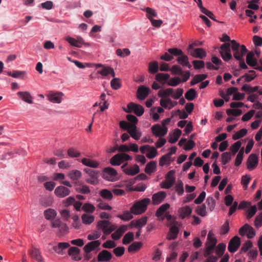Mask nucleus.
I'll list each match as a JSON object with an SVG mask.
<instances>
[{
	"mask_svg": "<svg viewBox=\"0 0 262 262\" xmlns=\"http://www.w3.org/2000/svg\"><path fill=\"white\" fill-rule=\"evenodd\" d=\"M81 162L83 165L92 168H97L99 165L97 161L88 158H83Z\"/></svg>",
	"mask_w": 262,
	"mask_h": 262,
	"instance_id": "27",
	"label": "nucleus"
},
{
	"mask_svg": "<svg viewBox=\"0 0 262 262\" xmlns=\"http://www.w3.org/2000/svg\"><path fill=\"white\" fill-rule=\"evenodd\" d=\"M100 245L101 241L99 240L92 241L84 246L83 250L85 253H89L98 247Z\"/></svg>",
	"mask_w": 262,
	"mask_h": 262,
	"instance_id": "12",
	"label": "nucleus"
},
{
	"mask_svg": "<svg viewBox=\"0 0 262 262\" xmlns=\"http://www.w3.org/2000/svg\"><path fill=\"white\" fill-rule=\"evenodd\" d=\"M215 247L216 246H214V244L213 245H207L204 253V257H207L209 255H212V254L214 251Z\"/></svg>",
	"mask_w": 262,
	"mask_h": 262,
	"instance_id": "52",
	"label": "nucleus"
},
{
	"mask_svg": "<svg viewBox=\"0 0 262 262\" xmlns=\"http://www.w3.org/2000/svg\"><path fill=\"white\" fill-rule=\"evenodd\" d=\"M217 243V240L214 237V235L212 231H209L207 236V245H213L216 246Z\"/></svg>",
	"mask_w": 262,
	"mask_h": 262,
	"instance_id": "42",
	"label": "nucleus"
},
{
	"mask_svg": "<svg viewBox=\"0 0 262 262\" xmlns=\"http://www.w3.org/2000/svg\"><path fill=\"white\" fill-rule=\"evenodd\" d=\"M132 214L133 213L131 210L130 211H127L124 212L122 214L119 215L118 217L123 221H128L133 217Z\"/></svg>",
	"mask_w": 262,
	"mask_h": 262,
	"instance_id": "54",
	"label": "nucleus"
},
{
	"mask_svg": "<svg viewBox=\"0 0 262 262\" xmlns=\"http://www.w3.org/2000/svg\"><path fill=\"white\" fill-rule=\"evenodd\" d=\"M177 60L180 64L184 67H187L189 69H190L192 67L188 61V57L183 53L178 57Z\"/></svg>",
	"mask_w": 262,
	"mask_h": 262,
	"instance_id": "25",
	"label": "nucleus"
},
{
	"mask_svg": "<svg viewBox=\"0 0 262 262\" xmlns=\"http://www.w3.org/2000/svg\"><path fill=\"white\" fill-rule=\"evenodd\" d=\"M100 195L104 199L110 201L113 198L112 192L106 189H103L100 191Z\"/></svg>",
	"mask_w": 262,
	"mask_h": 262,
	"instance_id": "32",
	"label": "nucleus"
},
{
	"mask_svg": "<svg viewBox=\"0 0 262 262\" xmlns=\"http://www.w3.org/2000/svg\"><path fill=\"white\" fill-rule=\"evenodd\" d=\"M196 213L202 216H205L206 215V207L205 204H202L200 206H198L196 209Z\"/></svg>",
	"mask_w": 262,
	"mask_h": 262,
	"instance_id": "56",
	"label": "nucleus"
},
{
	"mask_svg": "<svg viewBox=\"0 0 262 262\" xmlns=\"http://www.w3.org/2000/svg\"><path fill=\"white\" fill-rule=\"evenodd\" d=\"M247 133V130L246 128H243L234 134L232 136V139L234 140H236L245 136Z\"/></svg>",
	"mask_w": 262,
	"mask_h": 262,
	"instance_id": "51",
	"label": "nucleus"
},
{
	"mask_svg": "<svg viewBox=\"0 0 262 262\" xmlns=\"http://www.w3.org/2000/svg\"><path fill=\"white\" fill-rule=\"evenodd\" d=\"M226 245L224 243H220L215 247V252L218 257H221L226 249Z\"/></svg>",
	"mask_w": 262,
	"mask_h": 262,
	"instance_id": "43",
	"label": "nucleus"
},
{
	"mask_svg": "<svg viewBox=\"0 0 262 262\" xmlns=\"http://www.w3.org/2000/svg\"><path fill=\"white\" fill-rule=\"evenodd\" d=\"M157 162L154 161H150L145 167V172L147 174H150L156 169Z\"/></svg>",
	"mask_w": 262,
	"mask_h": 262,
	"instance_id": "35",
	"label": "nucleus"
},
{
	"mask_svg": "<svg viewBox=\"0 0 262 262\" xmlns=\"http://www.w3.org/2000/svg\"><path fill=\"white\" fill-rule=\"evenodd\" d=\"M103 177L108 181H114L115 180V177L117 176L116 170L112 167H106L103 170Z\"/></svg>",
	"mask_w": 262,
	"mask_h": 262,
	"instance_id": "8",
	"label": "nucleus"
},
{
	"mask_svg": "<svg viewBox=\"0 0 262 262\" xmlns=\"http://www.w3.org/2000/svg\"><path fill=\"white\" fill-rule=\"evenodd\" d=\"M151 129L152 133L156 137H162L164 136L168 131L167 127L162 126L159 124L153 125L151 127Z\"/></svg>",
	"mask_w": 262,
	"mask_h": 262,
	"instance_id": "5",
	"label": "nucleus"
},
{
	"mask_svg": "<svg viewBox=\"0 0 262 262\" xmlns=\"http://www.w3.org/2000/svg\"><path fill=\"white\" fill-rule=\"evenodd\" d=\"M207 77V75L206 74H198L195 75L193 79L191 80L190 82V85H193L198 83L201 82L203 81L204 80L206 79Z\"/></svg>",
	"mask_w": 262,
	"mask_h": 262,
	"instance_id": "30",
	"label": "nucleus"
},
{
	"mask_svg": "<svg viewBox=\"0 0 262 262\" xmlns=\"http://www.w3.org/2000/svg\"><path fill=\"white\" fill-rule=\"evenodd\" d=\"M82 209L86 212L92 213L95 211V207L92 204L88 203L82 206Z\"/></svg>",
	"mask_w": 262,
	"mask_h": 262,
	"instance_id": "53",
	"label": "nucleus"
},
{
	"mask_svg": "<svg viewBox=\"0 0 262 262\" xmlns=\"http://www.w3.org/2000/svg\"><path fill=\"white\" fill-rule=\"evenodd\" d=\"M29 254L30 256L37 260L38 262H43V259L41 255V253L39 249L33 247L30 251H29Z\"/></svg>",
	"mask_w": 262,
	"mask_h": 262,
	"instance_id": "17",
	"label": "nucleus"
},
{
	"mask_svg": "<svg viewBox=\"0 0 262 262\" xmlns=\"http://www.w3.org/2000/svg\"><path fill=\"white\" fill-rule=\"evenodd\" d=\"M112 257L111 252L106 250L101 251L97 256V260L99 262L109 261Z\"/></svg>",
	"mask_w": 262,
	"mask_h": 262,
	"instance_id": "11",
	"label": "nucleus"
},
{
	"mask_svg": "<svg viewBox=\"0 0 262 262\" xmlns=\"http://www.w3.org/2000/svg\"><path fill=\"white\" fill-rule=\"evenodd\" d=\"M141 10L143 11H145L146 13V17L149 19H151L152 17H157V13L156 11L152 8L149 7H146L144 9H141Z\"/></svg>",
	"mask_w": 262,
	"mask_h": 262,
	"instance_id": "37",
	"label": "nucleus"
},
{
	"mask_svg": "<svg viewBox=\"0 0 262 262\" xmlns=\"http://www.w3.org/2000/svg\"><path fill=\"white\" fill-rule=\"evenodd\" d=\"M150 89L144 85H140L138 87L137 92V98L140 100L145 99L150 92Z\"/></svg>",
	"mask_w": 262,
	"mask_h": 262,
	"instance_id": "10",
	"label": "nucleus"
},
{
	"mask_svg": "<svg viewBox=\"0 0 262 262\" xmlns=\"http://www.w3.org/2000/svg\"><path fill=\"white\" fill-rule=\"evenodd\" d=\"M147 221V217L146 216H143L136 221H132L130 223V226L132 227H134L138 229H141L146 225Z\"/></svg>",
	"mask_w": 262,
	"mask_h": 262,
	"instance_id": "19",
	"label": "nucleus"
},
{
	"mask_svg": "<svg viewBox=\"0 0 262 262\" xmlns=\"http://www.w3.org/2000/svg\"><path fill=\"white\" fill-rule=\"evenodd\" d=\"M173 92V89L172 88H168L165 90H160L158 92V96L162 98L166 97L169 96L172 97Z\"/></svg>",
	"mask_w": 262,
	"mask_h": 262,
	"instance_id": "39",
	"label": "nucleus"
},
{
	"mask_svg": "<svg viewBox=\"0 0 262 262\" xmlns=\"http://www.w3.org/2000/svg\"><path fill=\"white\" fill-rule=\"evenodd\" d=\"M66 40L72 46L78 48H81L82 45H88L84 42L83 39L81 37H78L77 39L71 37H68L66 38Z\"/></svg>",
	"mask_w": 262,
	"mask_h": 262,
	"instance_id": "15",
	"label": "nucleus"
},
{
	"mask_svg": "<svg viewBox=\"0 0 262 262\" xmlns=\"http://www.w3.org/2000/svg\"><path fill=\"white\" fill-rule=\"evenodd\" d=\"M170 205L168 203H166L161 205L157 210L156 215L158 217L162 216L164 213L169 208Z\"/></svg>",
	"mask_w": 262,
	"mask_h": 262,
	"instance_id": "44",
	"label": "nucleus"
},
{
	"mask_svg": "<svg viewBox=\"0 0 262 262\" xmlns=\"http://www.w3.org/2000/svg\"><path fill=\"white\" fill-rule=\"evenodd\" d=\"M128 133L133 138L136 140H139L141 136V133L137 130V127L135 125L129 126Z\"/></svg>",
	"mask_w": 262,
	"mask_h": 262,
	"instance_id": "22",
	"label": "nucleus"
},
{
	"mask_svg": "<svg viewBox=\"0 0 262 262\" xmlns=\"http://www.w3.org/2000/svg\"><path fill=\"white\" fill-rule=\"evenodd\" d=\"M197 44L192 43L190 44L188 48V52L190 55L195 58H199L202 59L206 57V53L205 51L202 48L193 49L194 46H196Z\"/></svg>",
	"mask_w": 262,
	"mask_h": 262,
	"instance_id": "2",
	"label": "nucleus"
},
{
	"mask_svg": "<svg viewBox=\"0 0 262 262\" xmlns=\"http://www.w3.org/2000/svg\"><path fill=\"white\" fill-rule=\"evenodd\" d=\"M17 96L19 97V98H20L22 100L24 101L25 102L29 103V104H32L33 101H32V97L30 94L29 92L27 91L25 92H18L17 93Z\"/></svg>",
	"mask_w": 262,
	"mask_h": 262,
	"instance_id": "18",
	"label": "nucleus"
},
{
	"mask_svg": "<svg viewBox=\"0 0 262 262\" xmlns=\"http://www.w3.org/2000/svg\"><path fill=\"white\" fill-rule=\"evenodd\" d=\"M253 53H249L246 57V62L251 67L255 66L257 64L256 60L253 58Z\"/></svg>",
	"mask_w": 262,
	"mask_h": 262,
	"instance_id": "45",
	"label": "nucleus"
},
{
	"mask_svg": "<svg viewBox=\"0 0 262 262\" xmlns=\"http://www.w3.org/2000/svg\"><path fill=\"white\" fill-rule=\"evenodd\" d=\"M179 233V229L176 225L171 226L169 229V232L167 234V239L168 240L174 239L177 237Z\"/></svg>",
	"mask_w": 262,
	"mask_h": 262,
	"instance_id": "24",
	"label": "nucleus"
},
{
	"mask_svg": "<svg viewBox=\"0 0 262 262\" xmlns=\"http://www.w3.org/2000/svg\"><path fill=\"white\" fill-rule=\"evenodd\" d=\"M258 162V157L254 154H251L247 161V168L250 170H253L256 168Z\"/></svg>",
	"mask_w": 262,
	"mask_h": 262,
	"instance_id": "9",
	"label": "nucleus"
},
{
	"mask_svg": "<svg viewBox=\"0 0 262 262\" xmlns=\"http://www.w3.org/2000/svg\"><path fill=\"white\" fill-rule=\"evenodd\" d=\"M231 159V154L229 152H225L222 155V163L225 165L228 163Z\"/></svg>",
	"mask_w": 262,
	"mask_h": 262,
	"instance_id": "59",
	"label": "nucleus"
},
{
	"mask_svg": "<svg viewBox=\"0 0 262 262\" xmlns=\"http://www.w3.org/2000/svg\"><path fill=\"white\" fill-rule=\"evenodd\" d=\"M142 246V243L141 242H135L133 243L128 248V251L129 252H135L139 250Z\"/></svg>",
	"mask_w": 262,
	"mask_h": 262,
	"instance_id": "38",
	"label": "nucleus"
},
{
	"mask_svg": "<svg viewBox=\"0 0 262 262\" xmlns=\"http://www.w3.org/2000/svg\"><path fill=\"white\" fill-rule=\"evenodd\" d=\"M123 171L127 175L135 176L139 172L140 168L138 165L135 164L133 167L124 169Z\"/></svg>",
	"mask_w": 262,
	"mask_h": 262,
	"instance_id": "26",
	"label": "nucleus"
},
{
	"mask_svg": "<svg viewBox=\"0 0 262 262\" xmlns=\"http://www.w3.org/2000/svg\"><path fill=\"white\" fill-rule=\"evenodd\" d=\"M81 171L78 170H72L68 174V176L74 181L78 180L81 178Z\"/></svg>",
	"mask_w": 262,
	"mask_h": 262,
	"instance_id": "31",
	"label": "nucleus"
},
{
	"mask_svg": "<svg viewBox=\"0 0 262 262\" xmlns=\"http://www.w3.org/2000/svg\"><path fill=\"white\" fill-rule=\"evenodd\" d=\"M169 75L168 74L158 73L156 76V79L164 83L169 78Z\"/></svg>",
	"mask_w": 262,
	"mask_h": 262,
	"instance_id": "47",
	"label": "nucleus"
},
{
	"mask_svg": "<svg viewBox=\"0 0 262 262\" xmlns=\"http://www.w3.org/2000/svg\"><path fill=\"white\" fill-rule=\"evenodd\" d=\"M63 94L61 92L51 93L48 95V100L55 103H60L62 100Z\"/></svg>",
	"mask_w": 262,
	"mask_h": 262,
	"instance_id": "14",
	"label": "nucleus"
},
{
	"mask_svg": "<svg viewBox=\"0 0 262 262\" xmlns=\"http://www.w3.org/2000/svg\"><path fill=\"white\" fill-rule=\"evenodd\" d=\"M176 190L179 195H182L184 193L183 183L182 181H180L176 185Z\"/></svg>",
	"mask_w": 262,
	"mask_h": 262,
	"instance_id": "63",
	"label": "nucleus"
},
{
	"mask_svg": "<svg viewBox=\"0 0 262 262\" xmlns=\"http://www.w3.org/2000/svg\"><path fill=\"white\" fill-rule=\"evenodd\" d=\"M127 110L124 109L126 113H131L134 112L138 116H141L144 112V107L140 104H137L133 102H130L127 105Z\"/></svg>",
	"mask_w": 262,
	"mask_h": 262,
	"instance_id": "4",
	"label": "nucleus"
},
{
	"mask_svg": "<svg viewBox=\"0 0 262 262\" xmlns=\"http://www.w3.org/2000/svg\"><path fill=\"white\" fill-rule=\"evenodd\" d=\"M52 226L53 228H57L61 233H66L68 231V227L66 224L62 223L60 220L57 219L52 223Z\"/></svg>",
	"mask_w": 262,
	"mask_h": 262,
	"instance_id": "13",
	"label": "nucleus"
},
{
	"mask_svg": "<svg viewBox=\"0 0 262 262\" xmlns=\"http://www.w3.org/2000/svg\"><path fill=\"white\" fill-rule=\"evenodd\" d=\"M166 196V193L164 191H159L155 193L152 197L153 203L154 204H159L161 203Z\"/></svg>",
	"mask_w": 262,
	"mask_h": 262,
	"instance_id": "20",
	"label": "nucleus"
},
{
	"mask_svg": "<svg viewBox=\"0 0 262 262\" xmlns=\"http://www.w3.org/2000/svg\"><path fill=\"white\" fill-rule=\"evenodd\" d=\"M242 145L241 141H238L234 143L230 148L232 155H234L239 150Z\"/></svg>",
	"mask_w": 262,
	"mask_h": 262,
	"instance_id": "61",
	"label": "nucleus"
},
{
	"mask_svg": "<svg viewBox=\"0 0 262 262\" xmlns=\"http://www.w3.org/2000/svg\"><path fill=\"white\" fill-rule=\"evenodd\" d=\"M159 67L157 61H154L149 63L148 70L150 73L155 74L158 71Z\"/></svg>",
	"mask_w": 262,
	"mask_h": 262,
	"instance_id": "48",
	"label": "nucleus"
},
{
	"mask_svg": "<svg viewBox=\"0 0 262 262\" xmlns=\"http://www.w3.org/2000/svg\"><path fill=\"white\" fill-rule=\"evenodd\" d=\"M68 155L71 158H77L80 156V152L76 150L75 148L71 147L68 149Z\"/></svg>",
	"mask_w": 262,
	"mask_h": 262,
	"instance_id": "55",
	"label": "nucleus"
},
{
	"mask_svg": "<svg viewBox=\"0 0 262 262\" xmlns=\"http://www.w3.org/2000/svg\"><path fill=\"white\" fill-rule=\"evenodd\" d=\"M80 250L75 247H70L68 250V254L72 256V259L75 260H79L81 257L79 255Z\"/></svg>",
	"mask_w": 262,
	"mask_h": 262,
	"instance_id": "21",
	"label": "nucleus"
},
{
	"mask_svg": "<svg viewBox=\"0 0 262 262\" xmlns=\"http://www.w3.org/2000/svg\"><path fill=\"white\" fill-rule=\"evenodd\" d=\"M241 245V239L238 236H234L229 242L228 250L231 253H234Z\"/></svg>",
	"mask_w": 262,
	"mask_h": 262,
	"instance_id": "7",
	"label": "nucleus"
},
{
	"mask_svg": "<svg viewBox=\"0 0 262 262\" xmlns=\"http://www.w3.org/2000/svg\"><path fill=\"white\" fill-rule=\"evenodd\" d=\"M174 182L175 179L165 180L162 183L161 187L165 189H169L172 186Z\"/></svg>",
	"mask_w": 262,
	"mask_h": 262,
	"instance_id": "57",
	"label": "nucleus"
},
{
	"mask_svg": "<svg viewBox=\"0 0 262 262\" xmlns=\"http://www.w3.org/2000/svg\"><path fill=\"white\" fill-rule=\"evenodd\" d=\"M54 193L60 198H64L70 194V190L64 186H60L55 189Z\"/></svg>",
	"mask_w": 262,
	"mask_h": 262,
	"instance_id": "16",
	"label": "nucleus"
},
{
	"mask_svg": "<svg viewBox=\"0 0 262 262\" xmlns=\"http://www.w3.org/2000/svg\"><path fill=\"white\" fill-rule=\"evenodd\" d=\"M197 96L196 92L194 89H189L185 94V98L188 101L194 100Z\"/></svg>",
	"mask_w": 262,
	"mask_h": 262,
	"instance_id": "34",
	"label": "nucleus"
},
{
	"mask_svg": "<svg viewBox=\"0 0 262 262\" xmlns=\"http://www.w3.org/2000/svg\"><path fill=\"white\" fill-rule=\"evenodd\" d=\"M148 153L146 154V157L148 159H153L157 155V150L155 147L151 146L150 148L147 149Z\"/></svg>",
	"mask_w": 262,
	"mask_h": 262,
	"instance_id": "58",
	"label": "nucleus"
},
{
	"mask_svg": "<svg viewBox=\"0 0 262 262\" xmlns=\"http://www.w3.org/2000/svg\"><path fill=\"white\" fill-rule=\"evenodd\" d=\"M76 184L79 185V187L76 188V191L82 194H88L90 193V190L87 185H82L80 182H76Z\"/></svg>",
	"mask_w": 262,
	"mask_h": 262,
	"instance_id": "33",
	"label": "nucleus"
},
{
	"mask_svg": "<svg viewBox=\"0 0 262 262\" xmlns=\"http://www.w3.org/2000/svg\"><path fill=\"white\" fill-rule=\"evenodd\" d=\"M97 207L100 209L110 210L112 209L111 207L108 204L104 202L101 200H98Z\"/></svg>",
	"mask_w": 262,
	"mask_h": 262,
	"instance_id": "62",
	"label": "nucleus"
},
{
	"mask_svg": "<svg viewBox=\"0 0 262 262\" xmlns=\"http://www.w3.org/2000/svg\"><path fill=\"white\" fill-rule=\"evenodd\" d=\"M181 134L182 132L180 129H176L172 134L169 135L168 141L172 144L176 143L181 135Z\"/></svg>",
	"mask_w": 262,
	"mask_h": 262,
	"instance_id": "28",
	"label": "nucleus"
},
{
	"mask_svg": "<svg viewBox=\"0 0 262 262\" xmlns=\"http://www.w3.org/2000/svg\"><path fill=\"white\" fill-rule=\"evenodd\" d=\"M150 202L148 198H145L140 201H137L131 207V211L134 214H140L144 212L148 205Z\"/></svg>",
	"mask_w": 262,
	"mask_h": 262,
	"instance_id": "1",
	"label": "nucleus"
},
{
	"mask_svg": "<svg viewBox=\"0 0 262 262\" xmlns=\"http://www.w3.org/2000/svg\"><path fill=\"white\" fill-rule=\"evenodd\" d=\"M70 246L68 243H59L57 246L53 248L54 250L57 253L60 254H63V250L66 249Z\"/></svg>",
	"mask_w": 262,
	"mask_h": 262,
	"instance_id": "29",
	"label": "nucleus"
},
{
	"mask_svg": "<svg viewBox=\"0 0 262 262\" xmlns=\"http://www.w3.org/2000/svg\"><path fill=\"white\" fill-rule=\"evenodd\" d=\"M110 224L111 223L108 221L102 220L98 222L97 226L99 229L102 230L104 234L108 235L114 230Z\"/></svg>",
	"mask_w": 262,
	"mask_h": 262,
	"instance_id": "6",
	"label": "nucleus"
},
{
	"mask_svg": "<svg viewBox=\"0 0 262 262\" xmlns=\"http://www.w3.org/2000/svg\"><path fill=\"white\" fill-rule=\"evenodd\" d=\"M168 52L169 54H171L172 55L179 57L183 53L181 50L179 49L178 48L168 49Z\"/></svg>",
	"mask_w": 262,
	"mask_h": 262,
	"instance_id": "64",
	"label": "nucleus"
},
{
	"mask_svg": "<svg viewBox=\"0 0 262 262\" xmlns=\"http://www.w3.org/2000/svg\"><path fill=\"white\" fill-rule=\"evenodd\" d=\"M171 162V158L167 154H165L160 159L159 165L160 166H163L165 164H170Z\"/></svg>",
	"mask_w": 262,
	"mask_h": 262,
	"instance_id": "50",
	"label": "nucleus"
},
{
	"mask_svg": "<svg viewBox=\"0 0 262 262\" xmlns=\"http://www.w3.org/2000/svg\"><path fill=\"white\" fill-rule=\"evenodd\" d=\"M44 215L47 220H50L55 217L56 212L55 210L49 208L44 211Z\"/></svg>",
	"mask_w": 262,
	"mask_h": 262,
	"instance_id": "41",
	"label": "nucleus"
},
{
	"mask_svg": "<svg viewBox=\"0 0 262 262\" xmlns=\"http://www.w3.org/2000/svg\"><path fill=\"white\" fill-rule=\"evenodd\" d=\"M178 212L180 217L182 219H184L186 216H189L191 214L192 212V209L189 206H186L185 207L179 208L178 210Z\"/></svg>",
	"mask_w": 262,
	"mask_h": 262,
	"instance_id": "23",
	"label": "nucleus"
},
{
	"mask_svg": "<svg viewBox=\"0 0 262 262\" xmlns=\"http://www.w3.org/2000/svg\"><path fill=\"white\" fill-rule=\"evenodd\" d=\"M231 43V49L234 52L233 56L237 53V55L243 58V56L247 52V49L244 45L240 46L239 43H237L235 40H232Z\"/></svg>",
	"mask_w": 262,
	"mask_h": 262,
	"instance_id": "3",
	"label": "nucleus"
},
{
	"mask_svg": "<svg viewBox=\"0 0 262 262\" xmlns=\"http://www.w3.org/2000/svg\"><path fill=\"white\" fill-rule=\"evenodd\" d=\"M134 240V233L129 232L126 233L122 239V243L124 245H127Z\"/></svg>",
	"mask_w": 262,
	"mask_h": 262,
	"instance_id": "49",
	"label": "nucleus"
},
{
	"mask_svg": "<svg viewBox=\"0 0 262 262\" xmlns=\"http://www.w3.org/2000/svg\"><path fill=\"white\" fill-rule=\"evenodd\" d=\"M244 147H242L239 151L238 153L237 154L235 161V165L236 166H238L239 165L242 163V162L243 161V156H244Z\"/></svg>",
	"mask_w": 262,
	"mask_h": 262,
	"instance_id": "46",
	"label": "nucleus"
},
{
	"mask_svg": "<svg viewBox=\"0 0 262 262\" xmlns=\"http://www.w3.org/2000/svg\"><path fill=\"white\" fill-rule=\"evenodd\" d=\"M94 216L88 214H83L81 216V220L82 223L86 225H90L94 221Z\"/></svg>",
	"mask_w": 262,
	"mask_h": 262,
	"instance_id": "36",
	"label": "nucleus"
},
{
	"mask_svg": "<svg viewBox=\"0 0 262 262\" xmlns=\"http://www.w3.org/2000/svg\"><path fill=\"white\" fill-rule=\"evenodd\" d=\"M122 162L121 155L119 154L115 155L110 160V163L113 166H119Z\"/></svg>",
	"mask_w": 262,
	"mask_h": 262,
	"instance_id": "40",
	"label": "nucleus"
},
{
	"mask_svg": "<svg viewBox=\"0 0 262 262\" xmlns=\"http://www.w3.org/2000/svg\"><path fill=\"white\" fill-rule=\"evenodd\" d=\"M111 85L114 90H118L121 87L120 80L119 78H114L111 81Z\"/></svg>",
	"mask_w": 262,
	"mask_h": 262,
	"instance_id": "60",
	"label": "nucleus"
}]
</instances>
